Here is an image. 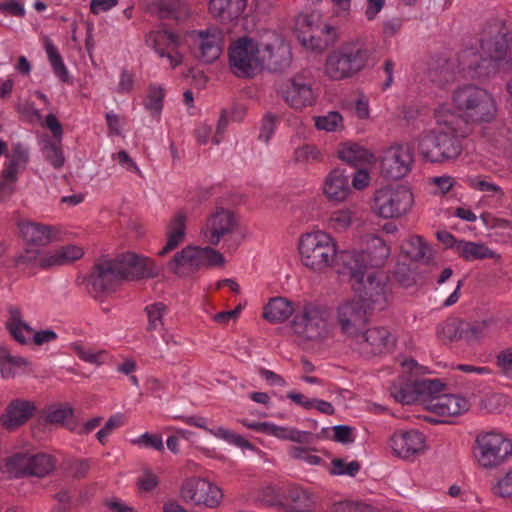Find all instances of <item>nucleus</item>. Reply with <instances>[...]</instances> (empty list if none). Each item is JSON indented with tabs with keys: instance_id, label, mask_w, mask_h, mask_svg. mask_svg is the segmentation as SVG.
Segmentation results:
<instances>
[{
	"instance_id": "nucleus-1",
	"label": "nucleus",
	"mask_w": 512,
	"mask_h": 512,
	"mask_svg": "<svg viewBox=\"0 0 512 512\" xmlns=\"http://www.w3.org/2000/svg\"><path fill=\"white\" fill-rule=\"evenodd\" d=\"M438 128L417 138V150L425 161L444 163L456 159L462 152L461 138L471 130L468 121L447 106L435 111Z\"/></svg>"
},
{
	"instance_id": "nucleus-2",
	"label": "nucleus",
	"mask_w": 512,
	"mask_h": 512,
	"mask_svg": "<svg viewBox=\"0 0 512 512\" xmlns=\"http://www.w3.org/2000/svg\"><path fill=\"white\" fill-rule=\"evenodd\" d=\"M160 267L148 258L135 253H124L114 259L101 258L93 266L89 277L94 297L114 292L124 280L155 278Z\"/></svg>"
},
{
	"instance_id": "nucleus-3",
	"label": "nucleus",
	"mask_w": 512,
	"mask_h": 512,
	"mask_svg": "<svg viewBox=\"0 0 512 512\" xmlns=\"http://www.w3.org/2000/svg\"><path fill=\"white\" fill-rule=\"evenodd\" d=\"M229 64L237 77L250 78L263 69L280 71L289 65V59L279 61L269 45L260 49L257 41L244 36L230 44Z\"/></svg>"
},
{
	"instance_id": "nucleus-4",
	"label": "nucleus",
	"mask_w": 512,
	"mask_h": 512,
	"mask_svg": "<svg viewBox=\"0 0 512 512\" xmlns=\"http://www.w3.org/2000/svg\"><path fill=\"white\" fill-rule=\"evenodd\" d=\"M373 48L362 42H349L326 56L324 73L332 81L354 77L362 71L373 55Z\"/></svg>"
},
{
	"instance_id": "nucleus-5",
	"label": "nucleus",
	"mask_w": 512,
	"mask_h": 512,
	"mask_svg": "<svg viewBox=\"0 0 512 512\" xmlns=\"http://www.w3.org/2000/svg\"><path fill=\"white\" fill-rule=\"evenodd\" d=\"M452 102L458 114L475 123L490 122L496 116L497 107L492 94L475 84L458 86L452 93Z\"/></svg>"
},
{
	"instance_id": "nucleus-6",
	"label": "nucleus",
	"mask_w": 512,
	"mask_h": 512,
	"mask_svg": "<svg viewBox=\"0 0 512 512\" xmlns=\"http://www.w3.org/2000/svg\"><path fill=\"white\" fill-rule=\"evenodd\" d=\"M301 263L316 273H326L337 260V242L328 233L318 230L304 233L299 238Z\"/></svg>"
},
{
	"instance_id": "nucleus-7",
	"label": "nucleus",
	"mask_w": 512,
	"mask_h": 512,
	"mask_svg": "<svg viewBox=\"0 0 512 512\" xmlns=\"http://www.w3.org/2000/svg\"><path fill=\"white\" fill-rule=\"evenodd\" d=\"M511 22L504 18L487 21L479 33V43L483 55L498 68H512V50L509 35Z\"/></svg>"
},
{
	"instance_id": "nucleus-8",
	"label": "nucleus",
	"mask_w": 512,
	"mask_h": 512,
	"mask_svg": "<svg viewBox=\"0 0 512 512\" xmlns=\"http://www.w3.org/2000/svg\"><path fill=\"white\" fill-rule=\"evenodd\" d=\"M291 329L301 342L323 343L333 334L331 313L329 309L322 306L305 305L294 316Z\"/></svg>"
},
{
	"instance_id": "nucleus-9",
	"label": "nucleus",
	"mask_w": 512,
	"mask_h": 512,
	"mask_svg": "<svg viewBox=\"0 0 512 512\" xmlns=\"http://www.w3.org/2000/svg\"><path fill=\"white\" fill-rule=\"evenodd\" d=\"M224 261L223 255L209 246L188 245L175 253L168 262V268L177 276L186 278L200 269L222 266Z\"/></svg>"
},
{
	"instance_id": "nucleus-10",
	"label": "nucleus",
	"mask_w": 512,
	"mask_h": 512,
	"mask_svg": "<svg viewBox=\"0 0 512 512\" xmlns=\"http://www.w3.org/2000/svg\"><path fill=\"white\" fill-rule=\"evenodd\" d=\"M475 444L476 461L484 469L497 468L512 456V441L501 433H479Z\"/></svg>"
},
{
	"instance_id": "nucleus-11",
	"label": "nucleus",
	"mask_w": 512,
	"mask_h": 512,
	"mask_svg": "<svg viewBox=\"0 0 512 512\" xmlns=\"http://www.w3.org/2000/svg\"><path fill=\"white\" fill-rule=\"evenodd\" d=\"M413 204L414 196L408 187L385 186L375 192L373 209L380 217L393 219L406 215Z\"/></svg>"
},
{
	"instance_id": "nucleus-12",
	"label": "nucleus",
	"mask_w": 512,
	"mask_h": 512,
	"mask_svg": "<svg viewBox=\"0 0 512 512\" xmlns=\"http://www.w3.org/2000/svg\"><path fill=\"white\" fill-rule=\"evenodd\" d=\"M396 339L388 328L375 326L362 330L350 343V347L361 357L371 359L387 354L395 347Z\"/></svg>"
},
{
	"instance_id": "nucleus-13",
	"label": "nucleus",
	"mask_w": 512,
	"mask_h": 512,
	"mask_svg": "<svg viewBox=\"0 0 512 512\" xmlns=\"http://www.w3.org/2000/svg\"><path fill=\"white\" fill-rule=\"evenodd\" d=\"M369 310L362 301L357 299L345 301L337 307L335 321L349 344L366 328L369 321Z\"/></svg>"
},
{
	"instance_id": "nucleus-14",
	"label": "nucleus",
	"mask_w": 512,
	"mask_h": 512,
	"mask_svg": "<svg viewBox=\"0 0 512 512\" xmlns=\"http://www.w3.org/2000/svg\"><path fill=\"white\" fill-rule=\"evenodd\" d=\"M180 496L187 503L204 505L210 509L219 507L224 497L219 486L198 477H190L183 482Z\"/></svg>"
},
{
	"instance_id": "nucleus-15",
	"label": "nucleus",
	"mask_w": 512,
	"mask_h": 512,
	"mask_svg": "<svg viewBox=\"0 0 512 512\" xmlns=\"http://www.w3.org/2000/svg\"><path fill=\"white\" fill-rule=\"evenodd\" d=\"M387 275L379 269L368 271L363 278L356 281L355 287L359 298L370 310H382L385 307L387 299Z\"/></svg>"
},
{
	"instance_id": "nucleus-16",
	"label": "nucleus",
	"mask_w": 512,
	"mask_h": 512,
	"mask_svg": "<svg viewBox=\"0 0 512 512\" xmlns=\"http://www.w3.org/2000/svg\"><path fill=\"white\" fill-rule=\"evenodd\" d=\"M413 162L412 149L409 146H392L382 156L380 173L387 179L398 180L410 172Z\"/></svg>"
},
{
	"instance_id": "nucleus-17",
	"label": "nucleus",
	"mask_w": 512,
	"mask_h": 512,
	"mask_svg": "<svg viewBox=\"0 0 512 512\" xmlns=\"http://www.w3.org/2000/svg\"><path fill=\"white\" fill-rule=\"evenodd\" d=\"M277 93L288 106L296 110L311 106L316 100L311 83L301 75L281 83Z\"/></svg>"
},
{
	"instance_id": "nucleus-18",
	"label": "nucleus",
	"mask_w": 512,
	"mask_h": 512,
	"mask_svg": "<svg viewBox=\"0 0 512 512\" xmlns=\"http://www.w3.org/2000/svg\"><path fill=\"white\" fill-rule=\"evenodd\" d=\"M237 225V219L231 211L218 208L208 217L201 234L210 245H218L221 239L236 230Z\"/></svg>"
},
{
	"instance_id": "nucleus-19",
	"label": "nucleus",
	"mask_w": 512,
	"mask_h": 512,
	"mask_svg": "<svg viewBox=\"0 0 512 512\" xmlns=\"http://www.w3.org/2000/svg\"><path fill=\"white\" fill-rule=\"evenodd\" d=\"M146 43L155 50L159 57H166L171 68H175L182 63L183 56L177 50L179 46L178 35L167 30L151 31L146 35Z\"/></svg>"
},
{
	"instance_id": "nucleus-20",
	"label": "nucleus",
	"mask_w": 512,
	"mask_h": 512,
	"mask_svg": "<svg viewBox=\"0 0 512 512\" xmlns=\"http://www.w3.org/2000/svg\"><path fill=\"white\" fill-rule=\"evenodd\" d=\"M191 36L195 37L198 46L196 57L204 63H211L219 58L222 52L223 34L216 27L206 30L193 31Z\"/></svg>"
},
{
	"instance_id": "nucleus-21",
	"label": "nucleus",
	"mask_w": 512,
	"mask_h": 512,
	"mask_svg": "<svg viewBox=\"0 0 512 512\" xmlns=\"http://www.w3.org/2000/svg\"><path fill=\"white\" fill-rule=\"evenodd\" d=\"M393 452L402 458L423 452L426 449V439L417 430L397 431L390 439Z\"/></svg>"
},
{
	"instance_id": "nucleus-22",
	"label": "nucleus",
	"mask_w": 512,
	"mask_h": 512,
	"mask_svg": "<svg viewBox=\"0 0 512 512\" xmlns=\"http://www.w3.org/2000/svg\"><path fill=\"white\" fill-rule=\"evenodd\" d=\"M334 267L339 274L348 275L355 282L370 271L365 260V254L362 251L337 250V260Z\"/></svg>"
},
{
	"instance_id": "nucleus-23",
	"label": "nucleus",
	"mask_w": 512,
	"mask_h": 512,
	"mask_svg": "<svg viewBox=\"0 0 512 512\" xmlns=\"http://www.w3.org/2000/svg\"><path fill=\"white\" fill-rule=\"evenodd\" d=\"M470 408L468 400L453 394H442L433 397L428 404V411L440 416L455 417L467 412Z\"/></svg>"
},
{
	"instance_id": "nucleus-24",
	"label": "nucleus",
	"mask_w": 512,
	"mask_h": 512,
	"mask_svg": "<svg viewBox=\"0 0 512 512\" xmlns=\"http://www.w3.org/2000/svg\"><path fill=\"white\" fill-rule=\"evenodd\" d=\"M321 16L319 13L300 14L296 19V32L298 38L305 46L313 48L320 47L318 30L320 28Z\"/></svg>"
},
{
	"instance_id": "nucleus-25",
	"label": "nucleus",
	"mask_w": 512,
	"mask_h": 512,
	"mask_svg": "<svg viewBox=\"0 0 512 512\" xmlns=\"http://www.w3.org/2000/svg\"><path fill=\"white\" fill-rule=\"evenodd\" d=\"M349 176L340 169L332 170L326 177L323 184V193L334 202H342L347 199L350 193Z\"/></svg>"
},
{
	"instance_id": "nucleus-26",
	"label": "nucleus",
	"mask_w": 512,
	"mask_h": 512,
	"mask_svg": "<svg viewBox=\"0 0 512 512\" xmlns=\"http://www.w3.org/2000/svg\"><path fill=\"white\" fill-rule=\"evenodd\" d=\"M35 411V406L27 400H13L7 407L6 413L1 417L2 425L13 430L30 419Z\"/></svg>"
},
{
	"instance_id": "nucleus-27",
	"label": "nucleus",
	"mask_w": 512,
	"mask_h": 512,
	"mask_svg": "<svg viewBox=\"0 0 512 512\" xmlns=\"http://www.w3.org/2000/svg\"><path fill=\"white\" fill-rule=\"evenodd\" d=\"M318 498L310 491L301 487L290 488L285 495V509L289 512H314Z\"/></svg>"
},
{
	"instance_id": "nucleus-28",
	"label": "nucleus",
	"mask_w": 512,
	"mask_h": 512,
	"mask_svg": "<svg viewBox=\"0 0 512 512\" xmlns=\"http://www.w3.org/2000/svg\"><path fill=\"white\" fill-rule=\"evenodd\" d=\"M366 247L362 250L370 270L379 269L383 266L390 255V247L385 241L376 235H367L365 238Z\"/></svg>"
},
{
	"instance_id": "nucleus-29",
	"label": "nucleus",
	"mask_w": 512,
	"mask_h": 512,
	"mask_svg": "<svg viewBox=\"0 0 512 512\" xmlns=\"http://www.w3.org/2000/svg\"><path fill=\"white\" fill-rule=\"evenodd\" d=\"M187 215L183 211L175 213L167 228V242L165 246L158 252L159 256H164L175 250L184 242L186 235Z\"/></svg>"
},
{
	"instance_id": "nucleus-30",
	"label": "nucleus",
	"mask_w": 512,
	"mask_h": 512,
	"mask_svg": "<svg viewBox=\"0 0 512 512\" xmlns=\"http://www.w3.org/2000/svg\"><path fill=\"white\" fill-rule=\"evenodd\" d=\"M418 380H412L411 376L399 377L391 386L392 397L399 403L410 405L418 401Z\"/></svg>"
},
{
	"instance_id": "nucleus-31",
	"label": "nucleus",
	"mask_w": 512,
	"mask_h": 512,
	"mask_svg": "<svg viewBox=\"0 0 512 512\" xmlns=\"http://www.w3.org/2000/svg\"><path fill=\"white\" fill-rule=\"evenodd\" d=\"M246 7V0H210L209 10L214 18L227 22L239 17Z\"/></svg>"
},
{
	"instance_id": "nucleus-32",
	"label": "nucleus",
	"mask_w": 512,
	"mask_h": 512,
	"mask_svg": "<svg viewBox=\"0 0 512 512\" xmlns=\"http://www.w3.org/2000/svg\"><path fill=\"white\" fill-rule=\"evenodd\" d=\"M457 254L459 257L469 262L500 258V255L490 249L485 243L465 240H459V244L457 245Z\"/></svg>"
},
{
	"instance_id": "nucleus-33",
	"label": "nucleus",
	"mask_w": 512,
	"mask_h": 512,
	"mask_svg": "<svg viewBox=\"0 0 512 512\" xmlns=\"http://www.w3.org/2000/svg\"><path fill=\"white\" fill-rule=\"evenodd\" d=\"M294 312L293 303L283 297L272 298L264 307L263 317L271 323H281Z\"/></svg>"
},
{
	"instance_id": "nucleus-34",
	"label": "nucleus",
	"mask_w": 512,
	"mask_h": 512,
	"mask_svg": "<svg viewBox=\"0 0 512 512\" xmlns=\"http://www.w3.org/2000/svg\"><path fill=\"white\" fill-rule=\"evenodd\" d=\"M6 329L10 332L15 341L26 344L28 338L33 334V329L22 320L19 308H9V319L6 322Z\"/></svg>"
},
{
	"instance_id": "nucleus-35",
	"label": "nucleus",
	"mask_w": 512,
	"mask_h": 512,
	"mask_svg": "<svg viewBox=\"0 0 512 512\" xmlns=\"http://www.w3.org/2000/svg\"><path fill=\"white\" fill-rule=\"evenodd\" d=\"M160 19H174L181 22L190 16L189 6L181 0L159 1L155 4Z\"/></svg>"
},
{
	"instance_id": "nucleus-36",
	"label": "nucleus",
	"mask_w": 512,
	"mask_h": 512,
	"mask_svg": "<svg viewBox=\"0 0 512 512\" xmlns=\"http://www.w3.org/2000/svg\"><path fill=\"white\" fill-rule=\"evenodd\" d=\"M402 251L413 261L428 263L432 258V248L423 237L410 236L403 244Z\"/></svg>"
},
{
	"instance_id": "nucleus-37",
	"label": "nucleus",
	"mask_w": 512,
	"mask_h": 512,
	"mask_svg": "<svg viewBox=\"0 0 512 512\" xmlns=\"http://www.w3.org/2000/svg\"><path fill=\"white\" fill-rule=\"evenodd\" d=\"M463 319L450 317L440 322L436 327V335L444 344L463 341Z\"/></svg>"
},
{
	"instance_id": "nucleus-38",
	"label": "nucleus",
	"mask_w": 512,
	"mask_h": 512,
	"mask_svg": "<svg viewBox=\"0 0 512 512\" xmlns=\"http://www.w3.org/2000/svg\"><path fill=\"white\" fill-rule=\"evenodd\" d=\"M19 231L23 239L29 244L44 246L51 241L49 227L39 223L22 222L19 224Z\"/></svg>"
},
{
	"instance_id": "nucleus-39",
	"label": "nucleus",
	"mask_w": 512,
	"mask_h": 512,
	"mask_svg": "<svg viewBox=\"0 0 512 512\" xmlns=\"http://www.w3.org/2000/svg\"><path fill=\"white\" fill-rule=\"evenodd\" d=\"M9 162L3 169V176L13 178L17 176L20 168H24L28 162V153L21 144L13 145L10 154H6Z\"/></svg>"
},
{
	"instance_id": "nucleus-40",
	"label": "nucleus",
	"mask_w": 512,
	"mask_h": 512,
	"mask_svg": "<svg viewBox=\"0 0 512 512\" xmlns=\"http://www.w3.org/2000/svg\"><path fill=\"white\" fill-rule=\"evenodd\" d=\"M418 387V401L428 410L429 401L433 397L442 395L445 384L438 379H421L418 380Z\"/></svg>"
},
{
	"instance_id": "nucleus-41",
	"label": "nucleus",
	"mask_w": 512,
	"mask_h": 512,
	"mask_svg": "<svg viewBox=\"0 0 512 512\" xmlns=\"http://www.w3.org/2000/svg\"><path fill=\"white\" fill-rule=\"evenodd\" d=\"M29 463V455L15 454L6 460L2 472L10 478L28 476Z\"/></svg>"
},
{
	"instance_id": "nucleus-42",
	"label": "nucleus",
	"mask_w": 512,
	"mask_h": 512,
	"mask_svg": "<svg viewBox=\"0 0 512 512\" xmlns=\"http://www.w3.org/2000/svg\"><path fill=\"white\" fill-rule=\"evenodd\" d=\"M489 320L469 322L463 319V341L468 345L480 343L486 336Z\"/></svg>"
},
{
	"instance_id": "nucleus-43",
	"label": "nucleus",
	"mask_w": 512,
	"mask_h": 512,
	"mask_svg": "<svg viewBox=\"0 0 512 512\" xmlns=\"http://www.w3.org/2000/svg\"><path fill=\"white\" fill-rule=\"evenodd\" d=\"M28 476L44 477L53 471V457L47 454L29 455Z\"/></svg>"
},
{
	"instance_id": "nucleus-44",
	"label": "nucleus",
	"mask_w": 512,
	"mask_h": 512,
	"mask_svg": "<svg viewBox=\"0 0 512 512\" xmlns=\"http://www.w3.org/2000/svg\"><path fill=\"white\" fill-rule=\"evenodd\" d=\"M45 50L47 52V56L54 73L60 78L62 82H69V73L66 66L64 65L62 57L59 54L57 48L49 39L45 40Z\"/></svg>"
},
{
	"instance_id": "nucleus-45",
	"label": "nucleus",
	"mask_w": 512,
	"mask_h": 512,
	"mask_svg": "<svg viewBox=\"0 0 512 512\" xmlns=\"http://www.w3.org/2000/svg\"><path fill=\"white\" fill-rule=\"evenodd\" d=\"M353 217V212L348 208L333 211L327 220V227L336 232L346 231L351 226Z\"/></svg>"
},
{
	"instance_id": "nucleus-46",
	"label": "nucleus",
	"mask_w": 512,
	"mask_h": 512,
	"mask_svg": "<svg viewBox=\"0 0 512 512\" xmlns=\"http://www.w3.org/2000/svg\"><path fill=\"white\" fill-rule=\"evenodd\" d=\"M367 154V150L358 144L345 145L338 152L339 158L353 167L366 160Z\"/></svg>"
},
{
	"instance_id": "nucleus-47",
	"label": "nucleus",
	"mask_w": 512,
	"mask_h": 512,
	"mask_svg": "<svg viewBox=\"0 0 512 512\" xmlns=\"http://www.w3.org/2000/svg\"><path fill=\"white\" fill-rule=\"evenodd\" d=\"M485 61H488V59H486L483 53L479 54L473 47L463 50L459 56V63L462 69L469 73L475 72Z\"/></svg>"
},
{
	"instance_id": "nucleus-48",
	"label": "nucleus",
	"mask_w": 512,
	"mask_h": 512,
	"mask_svg": "<svg viewBox=\"0 0 512 512\" xmlns=\"http://www.w3.org/2000/svg\"><path fill=\"white\" fill-rule=\"evenodd\" d=\"M361 469V464L356 461L346 462L342 458H334L331 461L329 473L334 476L355 477Z\"/></svg>"
},
{
	"instance_id": "nucleus-49",
	"label": "nucleus",
	"mask_w": 512,
	"mask_h": 512,
	"mask_svg": "<svg viewBox=\"0 0 512 512\" xmlns=\"http://www.w3.org/2000/svg\"><path fill=\"white\" fill-rule=\"evenodd\" d=\"M148 317V330L154 331L163 327V316L167 311L166 305L163 303H154L145 308Z\"/></svg>"
},
{
	"instance_id": "nucleus-50",
	"label": "nucleus",
	"mask_w": 512,
	"mask_h": 512,
	"mask_svg": "<svg viewBox=\"0 0 512 512\" xmlns=\"http://www.w3.org/2000/svg\"><path fill=\"white\" fill-rule=\"evenodd\" d=\"M74 410L68 404H53L47 408V421L52 424H64L73 416Z\"/></svg>"
},
{
	"instance_id": "nucleus-51",
	"label": "nucleus",
	"mask_w": 512,
	"mask_h": 512,
	"mask_svg": "<svg viewBox=\"0 0 512 512\" xmlns=\"http://www.w3.org/2000/svg\"><path fill=\"white\" fill-rule=\"evenodd\" d=\"M165 91L162 87L151 85L149 87L148 96L145 101V107L153 114H159L163 108V99Z\"/></svg>"
},
{
	"instance_id": "nucleus-52",
	"label": "nucleus",
	"mask_w": 512,
	"mask_h": 512,
	"mask_svg": "<svg viewBox=\"0 0 512 512\" xmlns=\"http://www.w3.org/2000/svg\"><path fill=\"white\" fill-rule=\"evenodd\" d=\"M294 159L297 163H317L322 160V154L314 145H303L295 150Z\"/></svg>"
},
{
	"instance_id": "nucleus-53",
	"label": "nucleus",
	"mask_w": 512,
	"mask_h": 512,
	"mask_svg": "<svg viewBox=\"0 0 512 512\" xmlns=\"http://www.w3.org/2000/svg\"><path fill=\"white\" fill-rule=\"evenodd\" d=\"M40 254L38 249H26L15 258V265L20 269L40 268Z\"/></svg>"
},
{
	"instance_id": "nucleus-54",
	"label": "nucleus",
	"mask_w": 512,
	"mask_h": 512,
	"mask_svg": "<svg viewBox=\"0 0 512 512\" xmlns=\"http://www.w3.org/2000/svg\"><path fill=\"white\" fill-rule=\"evenodd\" d=\"M342 116L336 111H331L327 115L315 117V125L319 130L335 131L342 127Z\"/></svg>"
},
{
	"instance_id": "nucleus-55",
	"label": "nucleus",
	"mask_w": 512,
	"mask_h": 512,
	"mask_svg": "<svg viewBox=\"0 0 512 512\" xmlns=\"http://www.w3.org/2000/svg\"><path fill=\"white\" fill-rule=\"evenodd\" d=\"M131 443L139 447L151 448L159 452H163L165 449L162 436L159 434L144 433L139 437L132 439Z\"/></svg>"
},
{
	"instance_id": "nucleus-56",
	"label": "nucleus",
	"mask_w": 512,
	"mask_h": 512,
	"mask_svg": "<svg viewBox=\"0 0 512 512\" xmlns=\"http://www.w3.org/2000/svg\"><path fill=\"white\" fill-rule=\"evenodd\" d=\"M285 495L276 486H267L262 491L263 501L271 507L284 508L286 505Z\"/></svg>"
},
{
	"instance_id": "nucleus-57",
	"label": "nucleus",
	"mask_w": 512,
	"mask_h": 512,
	"mask_svg": "<svg viewBox=\"0 0 512 512\" xmlns=\"http://www.w3.org/2000/svg\"><path fill=\"white\" fill-rule=\"evenodd\" d=\"M466 182L469 187L475 190H479L481 192H488L499 195L500 197L504 196V192L498 185L488 182L485 179H482L480 176L468 177Z\"/></svg>"
},
{
	"instance_id": "nucleus-58",
	"label": "nucleus",
	"mask_w": 512,
	"mask_h": 512,
	"mask_svg": "<svg viewBox=\"0 0 512 512\" xmlns=\"http://www.w3.org/2000/svg\"><path fill=\"white\" fill-rule=\"evenodd\" d=\"M89 459H71L66 462V470L75 479L85 478L90 469Z\"/></svg>"
},
{
	"instance_id": "nucleus-59",
	"label": "nucleus",
	"mask_w": 512,
	"mask_h": 512,
	"mask_svg": "<svg viewBox=\"0 0 512 512\" xmlns=\"http://www.w3.org/2000/svg\"><path fill=\"white\" fill-rule=\"evenodd\" d=\"M45 158L55 167L61 168L64 165L65 157L60 146L56 143L48 142L43 147Z\"/></svg>"
},
{
	"instance_id": "nucleus-60",
	"label": "nucleus",
	"mask_w": 512,
	"mask_h": 512,
	"mask_svg": "<svg viewBox=\"0 0 512 512\" xmlns=\"http://www.w3.org/2000/svg\"><path fill=\"white\" fill-rule=\"evenodd\" d=\"M56 252L61 265L69 264L83 256L82 248L75 245L62 246L56 249Z\"/></svg>"
},
{
	"instance_id": "nucleus-61",
	"label": "nucleus",
	"mask_w": 512,
	"mask_h": 512,
	"mask_svg": "<svg viewBox=\"0 0 512 512\" xmlns=\"http://www.w3.org/2000/svg\"><path fill=\"white\" fill-rule=\"evenodd\" d=\"M72 349L81 360L95 365L102 364L101 357L104 353L103 351L94 352L93 350L85 348L83 345L80 344H74L72 346Z\"/></svg>"
},
{
	"instance_id": "nucleus-62",
	"label": "nucleus",
	"mask_w": 512,
	"mask_h": 512,
	"mask_svg": "<svg viewBox=\"0 0 512 512\" xmlns=\"http://www.w3.org/2000/svg\"><path fill=\"white\" fill-rule=\"evenodd\" d=\"M289 455L293 459L302 460L309 465H319L322 459L311 453V451L305 447L294 446L290 449Z\"/></svg>"
},
{
	"instance_id": "nucleus-63",
	"label": "nucleus",
	"mask_w": 512,
	"mask_h": 512,
	"mask_svg": "<svg viewBox=\"0 0 512 512\" xmlns=\"http://www.w3.org/2000/svg\"><path fill=\"white\" fill-rule=\"evenodd\" d=\"M123 424V416L121 414H116L111 416L104 427H102L96 434L97 440L101 444H105L106 438L108 435L116 428L120 427Z\"/></svg>"
},
{
	"instance_id": "nucleus-64",
	"label": "nucleus",
	"mask_w": 512,
	"mask_h": 512,
	"mask_svg": "<svg viewBox=\"0 0 512 512\" xmlns=\"http://www.w3.org/2000/svg\"><path fill=\"white\" fill-rule=\"evenodd\" d=\"M496 363L501 372L512 380V347L502 350L497 355Z\"/></svg>"
}]
</instances>
